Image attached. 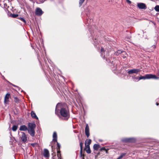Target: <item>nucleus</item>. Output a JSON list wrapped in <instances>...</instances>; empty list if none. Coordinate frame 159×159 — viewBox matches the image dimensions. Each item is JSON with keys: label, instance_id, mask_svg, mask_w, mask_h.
Instances as JSON below:
<instances>
[{"label": "nucleus", "instance_id": "42", "mask_svg": "<svg viewBox=\"0 0 159 159\" xmlns=\"http://www.w3.org/2000/svg\"><path fill=\"white\" fill-rule=\"evenodd\" d=\"M158 75H159V73H158Z\"/></svg>", "mask_w": 159, "mask_h": 159}, {"label": "nucleus", "instance_id": "36", "mask_svg": "<svg viewBox=\"0 0 159 159\" xmlns=\"http://www.w3.org/2000/svg\"><path fill=\"white\" fill-rule=\"evenodd\" d=\"M13 86H14V87H17V86L15 85L14 84H12V85Z\"/></svg>", "mask_w": 159, "mask_h": 159}, {"label": "nucleus", "instance_id": "32", "mask_svg": "<svg viewBox=\"0 0 159 159\" xmlns=\"http://www.w3.org/2000/svg\"><path fill=\"white\" fill-rule=\"evenodd\" d=\"M106 150V149L104 148H101L100 149V150L101 151H102V150Z\"/></svg>", "mask_w": 159, "mask_h": 159}, {"label": "nucleus", "instance_id": "23", "mask_svg": "<svg viewBox=\"0 0 159 159\" xmlns=\"http://www.w3.org/2000/svg\"><path fill=\"white\" fill-rule=\"evenodd\" d=\"M85 0H80L79 1V4L80 6L82 5L83 4V3L84 2Z\"/></svg>", "mask_w": 159, "mask_h": 159}, {"label": "nucleus", "instance_id": "1", "mask_svg": "<svg viewBox=\"0 0 159 159\" xmlns=\"http://www.w3.org/2000/svg\"><path fill=\"white\" fill-rule=\"evenodd\" d=\"M55 113L60 119L67 120L69 117L70 114L68 108L61 103H58L56 107Z\"/></svg>", "mask_w": 159, "mask_h": 159}, {"label": "nucleus", "instance_id": "15", "mask_svg": "<svg viewBox=\"0 0 159 159\" xmlns=\"http://www.w3.org/2000/svg\"><path fill=\"white\" fill-rule=\"evenodd\" d=\"M31 117L34 119H38V117L36 116L35 113H34V111H32L31 113Z\"/></svg>", "mask_w": 159, "mask_h": 159}, {"label": "nucleus", "instance_id": "28", "mask_svg": "<svg viewBox=\"0 0 159 159\" xmlns=\"http://www.w3.org/2000/svg\"><path fill=\"white\" fill-rule=\"evenodd\" d=\"M31 145L33 146V147H34L36 146H37L38 145V144L37 143H32L31 144Z\"/></svg>", "mask_w": 159, "mask_h": 159}, {"label": "nucleus", "instance_id": "30", "mask_svg": "<svg viewBox=\"0 0 159 159\" xmlns=\"http://www.w3.org/2000/svg\"><path fill=\"white\" fill-rule=\"evenodd\" d=\"M83 143H82V142H80V146L81 151H82V146H83Z\"/></svg>", "mask_w": 159, "mask_h": 159}, {"label": "nucleus", "instance_id": "27", "mask_svg": "<svg viewBox=\"0 0 159 159\" xmlns=\"http://www.w3.org/2000/svg\"><path fill=\"white\" fill-rule=\"evenodd\" d=\"M14 101L16 103H18L19 102V99L16 97L14 98Z\"/></svg>", "mask_w": 159, "mask_h": 159}, {"label": "nucleus", "instance_id": "17", "mask_svg": "<svg viewBox=\"0 0 159 159\" xmlns=\"http://www.w3.org/2000/svg\"><path fill=\"white\" fill-rule=\"evenodd\" d=\"M91 140L90 139H89L87 140V144L85 143V147H89V145L91 143Z\"/></svg>", "mask_w": 159, "mask_h": 159}, {"label": "nucleus", "instance_id": "31", "mask_svg": "<svg viewBox=\"0 0 159 159\" xmlns=\"http://www.w3.org/2000/svg\"><path fill=\"white\" fill-rule=\"evenodd\" d=\"M57 146L58 147V149H59L60 147V145L59 143L58 142H57Z\"/></svg>", "mask_w": 159, "mask_h": 159}, {"label": "nucleus", "instance_id": "41", "mask_svg": "<svg viewBox=\"0 0 159 159\" xmlns=\"http://www.w3.org/2000/svg\"><path fill=\"white\" fill-rule=\"evenodd\" d=\"M59 158H59L60 159H61V158H60V157H58Z\"/></svg>", "mask_w": 159, "mask_h": 159}, {"label": "nucleus", "instance_id": "9", "mask_svg": "<svg viewBox=\"0 0 159 159\" xmlns=\"http://www.w3.org/2000/svg\"><path fill=\"white\" fill-rule=\"evenodd\" d=\"M85 132L87 137L88 138L89 136V128L88 125L87 124L86 125Z\"/></svg>", "mask_w": 159, "mask_h": 159}, {"label": "nucleus", "instance_id": "11", "mask_svg": "<svg viewBox=\"0 0 159 159\" xmlns=\"http://www.w3.org/2000/svg\"><path fill=\"white\" fill-rule=\"evenodd\" d=\"M43 155L45 157H49V153L47 149H44L43 153Z\"/></svg>", "mask_w": 159, "mask_h": 159}, {"label": "nucleus", "instance_id": "26", "mask_svg": "<svg viewBox=\"0 0 159 159\" xmlns=\"http://www.w3.org/2000/svg\"><path fill=\"white\" fill-rule=\"evenodd\" d=\"M44 2V0H39L37 2V3L38 4H40V3H43Z\"/></svg>", "mask_w": 159, "mask_h": 159}, {"label": "nucleus", "instance_id": "8", "mask_svg": "<svg viewBox=\"0 0 159 159\" xmlns=\"http://www.w3.org/2000/svg\"><path fill=\"white\" fill-rule=\"evenodd\" d=\"M21 136L20 137L22 141L24 142H25L27 140V137L26 135L24 132L21 133Z\"/></svg>", "mask_w": 159, "mask_h": 159}, {"label": "nucleus", "instance_id": "33", "mask_svg": "<svg viewBox=\"0 0 159 159\" xmlns=\"http://www.w3.org/2000/svg\"><path fill=\"white\" fill-rule=\"evenodd\" d=\"M126 2L129 3H131V2L129 0H126Z\"/></svg>", "mask_w": 159, "mask_h": 159}, {"label": "nucleus", "instance_id": "7", "mask_svg": "<svg viewBox=\"0 0 159 159\" xmlns=\"http://www.w3.org/2000/svg\"><path fill=\"white\" fill-rule=\"evenodd\" d=\"M43 13V11L39 7H37L35 11V14L38 16H41Z\"/></svg>", "mask_w": 159, "mask_h": 159}, {"label": "nucleus", "instance_id": "16", "mask_svg": "<svg viewBox=\"0 0 159 159\" xmlns=\"http://www.w3.org/2000/svg\"><path fill=\"white\" fill-rule=\"evenodd\" d=\"M100 147V146L99 145L95 144L93 145V149L94 150L97 151Z\"/></svg>", "mask_w": 159, "mask_h": 159}, {"label": "nucleus", "instance_id": "38", "mask_svg": "<svg viewBox=\"0 0 159 159\" xmlns=\"http://www.w3.org/2000/svg\"><path fill=\"white\" fill-rule=\"evenodd\" d=\"M125 56H124V57H123V58H125Z\"/></svg>", "mask_w": 159, "mask_h": 159}, {"label": "nucleus", "instance_id": "6", "mask_svg": "<svg viewBox=\"0 0 159 159\" xmlns=\"http://www.w3.org/2000/svg\"><path fill=\"white\" fill-rule=\"evenodd\" d=\"M137 6L140 9H146L147 8L146 5L143 3H138Z\"/></svg>", "mask_w": 159, "mask_h": 159}, {"label": "nucleus", "instance_id": "4", "mask_svg": "<svg viewBox=\"0 0 159 159\" xmlns=\"http://www.w3.org/2000/svg\"><path fill=\"white\" fill-rule=\"evenodd\" d=\"M139 71H140V69H134L129 70L128 72V73L129 74H132L134 73L137 74Z\"/></svg>", "mask_w": 159, "mask_h": 159}, {"label": "nucleus", "instance_id": "37", "mask_svg": "<svg viewBox=\"0 0 159 159\" xmlns=\"http://www.w3.org/2000/svg\"><path fill=\"white\" fill-rule=\"evenodd\" d=\"M158 104H159L157 102V106L158 105Z\"/></svg>", "mask_w": 159, "mask_h": 159}, {"label": "nucleus", "instance_id": "10", "mask_svg": "<svg viewBox=\"0 0 159 159\" xmlns=\"http://www.w3.org/2000/svg\"><path fill=\"white\" fill-rule=\"evenodd\" d=\"M28 129H34L36 125L35 124L32 123H29L28 124Z\"/></svg>", "mask_w": 159, "mask_h": 159}, {"label": "nucleus", "instance_id": "3", "mask_svg": "<svg viewBox=\"0 0 159 159\" xmlns=\"http://www.w3.org/2000/svg\"><path fill=\"white\" fill-rule=\"evenodd\" d=\"M11 95L10 94L7 93L6 95L4 98V104L6 106V104H7L8 102H9V99Z\"/></svg>", "mask_w": 159, "mask_h": 159}, {"label": "nucleus", "instance_id": "39", "mask_svg": "<svg viewBox=\"0 0 159 159\" xmlns=\"http://www.w3.org/2000/svg\"><path fill=\"white\" fill-rule=\"evenodd\" d=\"M125 56H124V57H123V58H125Z\"/></svg>", "mask_w": 159, "mask_h": 159}, {"label": "nucleus", "instance_id": "29", "mask_svg": "<svg viewBox=\"0 0 159 159\" xmlns=\"http://www.w3.org/2000/svg\"><path fill=\"white\" fill-rule=\"evenodd\" d=\"M132 78L134 79V81H135L136 80H138H138L139 79L138 77H134V76L132 77Z\"/></svg>", "mask_w": 159, "mask_h": 159}, {"label": "nucleus", "instance_id": "24", "mask_svg": "<svg viewBox=\"0 0 159 159\" xmlns=\"http://www.w3.org/2000/svg\"><path fill=\"white\" fill-rule=\"evenodd\" d=\"M20 20L25 23H26V21L22 17H19L18 18Z\"/></svg>", "mask_w": 159, "mask_h": 159}, {"label": "nucleus", "instance_id": "34", "mask_svg": "<svg viewBox=\"0 0 159 159\" xmlns=\"http://www.w3.org/2000/svg\"><path fill=\"white\" fill-rule=\"evenodd\" d=\"M104 49L103 48H102L101 49V52H102L104 51Z\"/></svg>", "mask_w": 159, "mask_h": 159}, {"label": "nucleus", "instance_id": "35", "mask_svg": "<svg viewBox=\"0 0 159 159\" xmlns=\"http://www.w3.org/2000/svg\"><path fill=\"white\" fill-rule=\"evenodd\" d=\"M152 47L153 48H155L156 47V46L155 45L152 46Z\"/></svg>", "mask_w": 159, "mask_h": 159}, {"label": "nucleus", "instance_id": "22", "mask_svg": "<svg viewBox=\"0 0 159 159\" xmlns=\"http://www.w3.org/2000/svg\"><path fill=\"white\" fill-rule=\"evenodd\" d=\"M155 10L157 12H159V6L157 5L154 8Z\"/></svg>", "mask_w": 159, "mask_h": 159}, {"label": "nucleus", "instance_id": "21", "mask_svg": "<svg viewBox=\"0 0 159 159\" xmlns=\"http://www.w3.org/2000/svg\"><path fill=\"white\" fill-rule=\"evenodd\" d=\"M10 16L13 18H15L17 17L18 16V14H11L10 15Z\"/></svg>", "mask_w": 159, "mask_h": 159}, {"label": "nucleus", "instance_id": "5", "mask_svg": "<svg viewBox=\"0 0 159 159\" xmlns=\"http://www.w3.org/2000/svg\"><path fill=\"white\" fill-rule=\"evenodd\" d=\"M122 140L125 142H133L135 141V139L133 138H129L124 139Z\"/></svg>", "mask_w": 159, "mask_h": 159}, {"label": "nucleus", "instance_id": "18", "mask_svg": "<svg viewBox=\"0 0 159 159\" xmlns=\"http://www.w3.org/2000/svg\"><path fill=\"white\" fill-rule=\"evenodd\" d=\"M18 128L17 125H14L12 128V130L14 131H15Z\"/></svg>", "mask_w": 159, "mask_h": 159}, {"label": "nucleus", "instance_id": "19", "mask_svg": "<svg viewBox=\"0 0 159 159\" xmlns=\"http://www.w3.org/2000/svg\"><path fill=\"white\" fill-rule=\"evenodd\" d=\"M122 52L125 53V52H122L121 50H119L117 51L115 53V54L116 55H118L119 54H120L121 53H122Z\"/></svg>", "mask_w": 159, "mask_h": 159}, {"label": "nucleus", "instance_id": "12", "mask_svg": "<svg viewBox=\"0 0 159 159\" xmlns=\"http://www.w3.org/2000/svg\"><path fill=\"white\" fill-rule=\"evenodd\" d=\"M29 133L32 137H34L35 135L34 129H28Z\"/></svg>", "mask_w": 159, "mask_h": 159}, {"label": "nucleus", "instance_id": "40", "mask_svg": "<svg viewBox=\"0 0 159 159\" xmlns=\"http://www.w3.org/2000/svg\"><path fill=\"white\" fill-rule=\"evenodd\" d=\"M59 158H59L60 159H61V158H60V157H58Z\"/></svg>", "mask_w": 159, "mask_h": 159}, {"label": "nucleus", "instance_id": "13", "mask_svg": "<svg viewBox=\"0 0 159 159\" xmlns=\"http://www.w3.org/2000/svg\"><path fill=\"white\" fill-rule=\"evenodd\" d=\"M57 133L54 132L53 134V141L54 142H57Z\"/></svg>", "mask_w": 159, "mask_h": 159}, {"label": "nucleus", "instance_id": "2", "mask_svg": "<svg viewBox=\"0 0 159 159\" xmlns=\"http://www.w3.org/2000/svg\"><path fill=\"white\" fill-rule=\"evenodd\" d=\"M159 77L156 76L155 75L152 74H147L145 76H141L139 79L138 80L142 79H158Z\"/></svg>", "mask_w": 159, "mask_h": 159}, {"label": "nucleus", "instance_id": "14", "mask_svg": "<svg viewBox=\"0 0 159 159\" xmlns=\"http://www.w3.org/2000/svg\"><path fill=\"white\" fill-rule=\"evenodd\" d=\"M27 127L25 125H21L20 128L19 130L20 131H26L28 130Z\"/></svg>", "mask_w": 159, "mask_h": 159}, {"label": "nucleus", "instance_id": "20", "mask_svg": "<svg viewBox=\"0 0 159 159\" xmlns=\"http://www.w3.org/2000/svg\"><path fill=\"white\" fill-rule=\"evenodd\" d=\"M86 148V151L88 153H91V150L90 149L89 147H85Z\"/></svg>", "mask_w": 159, "mask_h": 159}, {"label": "nucleus", "instance_id": "25", "mask_svg": "<svg viewBox=\"0 0 159 159\" xmlns=\"http://www.w3.org/2000/svg\"><path fill=\"white\" fill-rule=\"evenodd\" d=\"M57 156L58 157H60L61 156V154L60 153V152L58 150V149H57Z\"/></svg>", "mask_w": 159, "mask_h": 159}]
</instances>
